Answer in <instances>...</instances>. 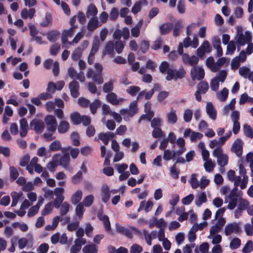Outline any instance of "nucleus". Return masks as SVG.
<instances>
[{"instance_id": "f257e3e1", "label": "nucleus", "mask_w": 253, "mask_h": 253, "mask_svg": "<svg viewBox=\"0 0 253 253\" xmlns=\"http://www.w3.org/2000/svg\"><path fill=\"white\" fill-rule=\"evenodd\" d=\"M242 195V191L233 188L225 199V202L228 203L227 207L230 210L234 209L238 204L234 211L235 218H239L242 215L243 211L246 210L250 215H253V204L250 206L249 202L243 198Z\"/></svg>"}, {"instance_id": "f03ea898", "label": "nucleus", "mask_w": 253, "mask_h": 253, "mask_svg": "<svg viewBox=\"0 0 253 253\" xmlns=\"http://www.w3.org/2000/svg\"><path fill=\"white\" fill-rule=\"evenodd\" d=\"M94 67L96 70L95 72L93 69L89 68L86 72V77L92 80L98 84H101L103 83V79L102 76V66L99 63H96L94 64Z\"/></svg>"}, {"instance_id": "7ed1b4c3", "label": "nucleus", "mask_w": 253, "mask_h": 253, "mask_svg": "<svg viewBox=\"0 0 253 253\" xmlns=\"http://www.w3.org/2000/svg\"><path fill=\"white\" fill-rule=\"evenodd\" d=\"M252 36L249 32L246 31L245 33L238 32L235 38L238 51L240 50L241 46L250 42L252 41Z\"/></svg>"}, {"instance_id": "20e7f679", "label": "nucleus", "mask_w": 253, "mask_h": 253, "mask_svg": "<svg viewBox=\"0 0 253 253\" xmlns=\"http://www.w3.org/2000/svg\"><path fill=\"white\" fill-rule=\"evenodd\" d=\"M17 244L20 250L24 248L31 249L34 245V239L33 236L31 233L26 234L25 237L18 238Z\"/></svg>"}, {"instance_id": "39448f33", "label": "nucleus", "mask_w": 253, "mask_h": 253, "mask_svg": "<svg viewBox=\"0 0 253 253\" xmlns=\"http://www.w3.org/2000/svg\"><path fill=\"white\" fill-rule=\"evenodd\" d=\"M212 155L217 158V163L219 166H225L227 165L228 157L226 154L223 153L221 147L215 148L212 152Z\"/></svg>"}, {"instance_id": "423d86ee", "label": "nucleus", "mask_w": 253, "mask_h": 253, "mask_svg": "<svg viewBox=\"0 0 253 253\" xmlns=\"http://www.w3.org/2000/svg\"><path fill=\"white\" fill-rule=\"evenodd\" d=\"M186 72L183 68H181L178 70L172 69H169L168 72V75L166 76V80L170 81L172 79L176 80L177 79H182L185 75Z\"/></svg>"}, {"instance_id": "0eeeda50", "label": "nucleus", "mask_w": 253, "mask_h": 253, "mask_svg": "<svg viewBox=\"0 0 253 253\" xmlns=\"http://www.w3.org/2000/svg\"><path fill=\"white\" fill-rule=\"evenodd\" d=\"M247 59L246 53L244 50H242L238 56L235 57L231 61V66L233 70L237 69L241 63L245 62Z\"/></svg>"}, {"instance_id": "6e6552de", "label": "nucleus", "mask_w": 253, "mask_h": 253, "mask_svg": "<svg viewBox=\"0 0 253 253\" xmlns=\"http://www.w3.org/2000/svg\"><path fill=\"white\" fill-rule=\"evenodd\" d=\"M44 121L46 125L47 131L54 132L56 130L57 123L54 116L48 115L44 118Z\"/></svg>"}, {"instance_id": "1a4fd4ad", "label": "nucleus", "mask_w": 253, "mask_h": 253, "mask_svg": "<svg viewBox=\"0 0 253 253\" xmlns=\"http://www.w3.org/2000/svg\"><path fill=\"white\" fill-rule=\"evenodd\" d=\"M239 173L241 177V181L240 188L244 189L247 186V184L249 181V177L247 175V171L244 166L242 164H240L239 166Z\"/></svg>"}, {"instance_id": "9d476101", "label": "nucleus", "mask_w": 253, "mask_h": 253, "mask_svg": "<svg viewBox=\"0 0 253 253\" xmlns=\"http://www.w3.org/2000/svg\"><path fill=\"white\" fill-rule=\"evenodd\" d=\"M189 136H190L191 141L195 142L201 139L203 137V135L200 132L194 131L190 128H186L183 133V136L187 137Z\"/></svg>"}, {"instance_id": "9b49d317", "label": "nucleus", "mask_w": 253, "mask_h": 253, "mask_svg": "<svg viewBox=\"0 0 253 253\" xmlns=\"http://www.w3.org/2000/svg\"><path fill=\"white\" fill-rule=\"evenodd\" d=\"M205 72L201 67H194L191 70V76L193 81L201 80L204 78Z\"/></svg>"}, {"instance_id": "f8f14e48", "label": "nucleus", "mask_w": 253, "mask_h": 253, "mask_svg": "<svg viewBox=\"0 0 253 253\" xmlns=\"http://www.w3.org/2000/svg\"><path fill=\"white\" fill-rule=\"evenodd\" d=\"M63 154V155L61 156L58 154V161L59 165L62 166L66 169H69V165L70 163L69 154L68 152H65Z\"/></svg>"}, {"instance_id": "ddd939ff", "label": "nucleus", "mask_w": 253, "mask_h": 253, "mask_svg": "<svg viewBox=\"0 0 253 253\" xmlns=\"http://www.w3.org/2000/svg\"><path fill=\"white\" fill-rule=\"evenodd\" d=\"M240 228L236 222L227 224L224 228V233L226 236H229L233 233L237 234L240 232Z\"/></svg>"}, {"instance_id": "4468645a", "label": "nucleus", "mask_w": 253, "mask_h": 253, "mask_svg": "<svg viewBox=\"0 0 253 253\" xmlns=\"http://www.w3.org/2000/svg\"><path fill=\"white\" fill-rule=\"evenodd\" d=\"M142 234L145 242L148 246L152 245V240L157 238V231L153 230L150 232L146 229L142 230Z\"/></svg>"}, {"instance_id": "2eb2a0df", "label": "nucleus", "mask_w": 253, "mask_h": 253, "mask_svg": "<svg viewBox=\"0 0 253 253\" xmlns=\"http://www.w3.org/2000/svg\"><path fill=\"white\" fill-rule=\"evenodd\" d=\"M70 146L68 147H62L61 144L59 140H54L49 145V149L52 152H55L61 150L62 153L69 151Z\"/></svg>"}, {"instance_id": "dca6fc26", "label": "nucleus", "mask_w": 253, "mask_h": 253, "mask_svg": "<svg viewBox=\"0 0 253 253\" xmlns=\"http://www.w3.org/2000/svg\"><path fill=\"white\" fill-rule=\"evenodd\" d=\"M211 50V47L208 41H205L197 49V54L200 57H203L206 52L209 53Z\"/></svg>"}, {"instance_id": "f3484780", "label": "nucleus", "mask_w": 253, "mask_h": 253, "mask_svg": "<svg viewBox=\"0 0 253 253\" xmlns=\"http://www.w3.org/2000/svg\"><path fill=\"white\" fill-rule=\"evenodd\" d=\"M30 126L37 133H41L45 127L43 121L39 119H34L30 123Z\"/></svg>"}, {"instance_id": "a211bd4d", "label": "nucleus", "mask_w": 253, "mask_h": 253, "mask_svg": "<svg viewBox=\"0 0 253 253\" xmlns=\"http://www.w3.org/2000/svg\"><path fill=\"white\" fill-rule=\"evenodd\" d=\"M227 177L230 181L234 182V188H236L238 191L237 187H240L241 184V177L240 176H236L235 172L233 170L231 169L227 172Z\"/></svg>"}, {"instance_id": "6ab92c4d", "label": "nucleus", "mask_w": 253, "mask_h": 253, "mask_svg": "<svg viewBox=\"0 0 253 253\" xmlns=\"http://www.w3.org/2000/svg\"><path fill=\"white\" fill-rule=\"evenodd\" d=\"M182 60L184 64L189 65L191 66H196L199 61L198 57L195 55L189 56L188 54L186 53L182 54Z\"/></svg>"}, {"instance_id": "aec40b11", "label": "nucleus", "mask_w": 253, "mask_h": 253, "mask_svg": "<svg viewBox=\"0 0 253 253\" xmlns=\"http://www.w3.org/2000/svg\"><path fill=\"white\" fill-rule=\"evenodd\" d=\"M232 151L234 152L237 156L240 157L243 152V142L239 139H237L233 143Z\"/></svg>"}, {"instance_id": "412c9836", "label": "nucleus", "mask_w": 253, "mask_h": 253, "mask_svg": "<svg viewBox=\"0 0 253 253\" xmlns=\"http://www.w3.org/2000/svg\"><path fill=\"white\" fill-rule=\"evenodd\" d=\"M75 29L74 27H71L69 30H64L62 33L61 41L63 44H65L66 48H68V38H71L75 33Z\"/></svg>"}, {"instance_id": "4be33fe9", "label": "nucleus", "mask_w": 253, "mask_h": 253, "mask_svg": "<svg viewBox=\"0 0 253 253\" xmlns=\"http://www.w3.org/2000/svg\"><path fill=\"white\" fill-rule=\"evenodd\" d=\"M106 99L108 102L113 105H117L125 101L123 98H118L117 95L114 92L107 94Z\"/></svg>"}, {"instance_id": "5701e85b", "label": "nucleus", "mask_w": 253, "mask_h": 253, "mask_svg": "<svg viewBox=\"0 0 253 253\" xmlns=\"http://www.w3.org/2000/svg\"><path fill=\"white\" fill-rule=\"evenodd\" d=\"M206 111L209 117L212 120H215L217 117V111L211 102L207 103Z\"/></svg>"}, {"instance_id": "b1692460", "label": "nucleus", "mask_w": 253, "mask_h": 253, "mask_svg": "<svg viewBox=\"0 0 253 253\" xmlns=\"http://www.w3.org/2000/svg\"><path fill=\"white\" fill-rule=\"evenodd\" d=\"M71 95L74 98H77L79 95L80 85L78 82L76 81H72L69 85Z\"/></svg>"}, {"instance_id": "393cba45", "label": "nucleus", "mask_w": 253, "mask_h": 253, "mask_svg": "<svg viewBox=\"0 0 253 253\" xmlns=\"http://www.w3.org/2000/svg\"><path fill=\"white\" fill-rule=\"evenodd\" d=\"M101 26L96 17H91L87 24V29L90 31H94L98 27Z\"/></svg>"}, {"instance_id": "a878e982", "label": "nucleus", "mask_w": 253, "mask_h": 253, "mask_svg": "<svg viewBox=\"0 0 253 253\" xmlns=\"http://www.w3.org/2000/svg\"><path fill=\"white\" fill-rule=\"evenodd\" d=\"M97 217L103 223L106 230L108 232L111 231V224L109 217L106 215H103L102 212H98Z\"/></svg>"}, {"instance_id": "bb28decb", "label": "nucleus", "mask_w": 253, "mask_h": 253, "mask_svg": "<svg viewBox=\"0 0 253 253\" xmlns=\"http://www.w3.org/2000/svg\"><path fill=\"white\" fill-rule=\"evenodd\" d=\"M114 134L111 132H107L105 133H101L98 135V139L102 141L104 145H107L110 139L114 137Z\"/></svg>"}, {"instance_id": "cd10ccee", "label": "nucleus", "mask_w": 253, "mask_h": 253, "mask_svg": "<svg viewBox=\"0 0 253 253\" xmlns=\"http://www.w3.org/2000/svg\"><path fill=\"white\" fill-rule=\"evenodd\" d=\"M148 2L146 0H139L136 2L133 5L131 11L133 14H136L139 12L143 5H146Z\"/></svg>"}, {"instance_id": "c85d7f7f", "label": "nucleus", "mask_w": 253, "mask_h": 253, "mask_svg": "<svg viewBox=\"0 0 253 253\" xmlns=\"http://www.w3.org/2000/svg\"><path fill=\"white\" fill-rule=\"evenodd\" d=\"M28 126L27 120L25 118H22L20 120V135L21 137H24L27 133Z\"/></svg>"}, {"instance_id": "c756f323", "label": "nucleus", "mask_w": 253, "mask_h": 253, "mask_svg": "<svg viewBox=\"0 0 253 253\" xmlns=\"http://www.w3.org/2000/svg\"><path fill=\"white\" fill-rule=\"evenodd\" d=\"M35 12L36 10L34 8H32L29 10L24 8L21 12V17L24 19L28 18L31 19L34 16Z\"/></svg>"}, {"instance_id": "7c9ffc66", "label": "nucleus", "mask_w": 253, "mask_h": 253, "mask_svg": "<svg viewBox=\"0 0 253 253\" xmlns=\"http://www.w3.org/2000/svg\"><path fill=\"white\" fill-rule=\"evenodd\" d=\"M167 119L169 123L175 124L177 121L176 110L171 108L170 111L167 114Z\"/></svg>"}, {"instance_id": "2f4dec72", "label": "nucleus", "mask_w": 253, "mask_h": 253, "mask_svg": "<svg viewBox=\"0 0 253 253\" xmlns=\"http://www.w3.org/2000/svg\"><path fill=\"white\" fill-rule=\"evenodd\" d=\"M58 154H56L53 155L51 161L49 162L47 165V169L50 171H53L54 169L59 165L58 161Z\"/></svg>"}, {"instance_id": "473e14b6", "label": "nucleus", "mask_w": 253, "mask_h": 253, "mask_svg": "<svg viewBox=\"0 0 253 253\" xmlns=\"http://www.w3.org/2000/svg\"><path fill=\"white\" fill-rule=\"evenodd\" d=\"M116 230L118 232L125 235L129 239L133 237L131 231L129 229L122 226L120 224H116Z\"/></svg>"}, {"instance_id": "72a5a7b5", "label": "nucleus", "mask_w": 253, "mask_h": 253, "mask_svg": "<svg viewBox=\"0 0 253 253\" xmlns=\"http://www.w3.org/2000/svg\"><path fill=\"white\" fill-rule=\"evenodd\" d=\"M153 206V203L151 200H148L146 203L145 201L141 202L139 207L137 210L139 212L142 210H144L145 212L150 211Z\"/></svg>"}, {"instance_id": "f704fd0d", "label": "nucleus", "mask_w": 253, "mask_h": 253, "mask_svg": "<svg viewBox=\"0 0 253 253\" xmlns=\"http://www.w3.org/2000/svg\"><path fill=\"white\" fill-rule=\"evenodd\" d=\"M175 143L179 147V149L176 151V155H180L183 153L186 149L185 146V140L182 137H179L176 140Z\"/></svg>"}, {"instance_id": "c9c22d12", "label": "nucleus", "mask_w": 253, "mask_h": 253, "mask_svg": "<svg viewBox=\"0 0 253 253\" xmlns=\"http://www.w3.org/2000/svg\"><path fill=\"white\" fill-rule=\"evenodd\" d=\"M207 202V198L205 192H201L196 196L195 202L197 206L200 207L202 204L206 203Z\"/></svg>"}, {"instance_id": "e433bc0d", "label": "nucleus", "mask_w": 253, "mask_h": 253, "mask_svg": "<svg viewBox=\"0 0 253 253\" xmlns=\"http://www.w3.org/2000/svg\"><path fill=\"white\" fill-rule=\"evenodd\" d=\"M97 12L98 10L95 5L92 3L90 4L87 8L86 16L87 18L96 17Z\"/></svg>"}, {"instance_id": "4c0bfd02", "label": "nucleus", "mask_w": 253, "mask_h": 253, "mask_svg": "<svg viewBox=\"0 0 253 253\" xmlns=\"http://www.w3.org/2000/svg\"><path fill=\"white\" fill-rule=\"evenodd\" d=\"M228 93V89L224 87L221 91L216 93V97L219 100L223 102L226 100Z\"/></svg>"}, {"instance_id": "58836bf2", "label": "nucleus", "mask_w": 253, "mask_h": 253, "mask_svg": "<svg viewBox=\"0 0 253 253\" xmlns=\"http://www.w3.org/2000/svg\"><path fill=\"white\" fill-rule=\"evenodd\" d=\"M235 103H236V99L235 98H233L230 102V103L225 105L223 109L222 113L223 115H227L230 110L234 111L235 108Z\"/></svg>"}, {"instance_id": "ea45409f", "label": "nucleus", "mask_w": 253, "mask_h": 253, "mask_svg": "<svg viewBox=\"0 0 253 253\" xmlns=\"http://www.w3.org/2000/svg\"><path fill=\"white\" fill-rule=\"evenodd\" d=\"M83 196V193L81 190H78L75 192L71 197V202L74 205L80 203Z\"/></svg>"}, {"instance_id": "a19ab883", "label": "nucleus", "mask_w": 253, "mask_h": 253, "mask_svg": "<svg viewBox=\"0 0 253 253\" xmlns=\"http://www.w3.org/2000/svg\"><path fill=\"white\" fill-rule=\"evenodd\" d=\"M69 124L66 121H61L57 127L58 131L60 133H64L69 129Z\"/></svg>"}, {"instance_id": "79ce46f5", "label": "nucleus", "mask_w": 253, "mask_h": 253, "mask_svg": "<svg viewBox=\"0 0 253 253\" xmlns=\"http://www.w3.org/2000/svg\"><path fill=\"white\" fill-rule=\"evenodd\" d=\"M82 251L84 253H97L98 248L96 245L90 244L84 246Z\"/></svg>"}, {"instance_id": "37998d69", "label": "nucleus", "mask_w": 253, "mask_h": 253, "mask_svg": "<svg viewBox=\"0 0 253 253\" xmlns=\"http://www.w3.org/2000/svg\"><path fill=\"white\" fill-rule=\"evenodd\" d=\"M102 200L103 202H107L110 197L109 188L107 185H104L101 189Z\"/></svg>"}, {"instance_id": "c03bdc74", "label": "nucleus", "mask_w": 253, "mask_h": 253, "mask_svg": "<svg viewBox=\"0 0 253 253\" xmlns=\"http://www.w3.org/2000/svg\"><path fill=\"white\" fill-rule=\"evenodd\" d=\"M23 193L21 191L19 192L13 191L11 193L10 195L12 198V203L11 206L12 207H14L17 205Z\"/></svg>"}, {"instance_id": "a18cd8bd", "label": "nucleus", "mask_w": 253, "mask_h": 253, "mask_svg": "<svg viewBox=\"0 0 253 253\" xmlns=\"http://www.w3.org/2000/svg\"><path fill=\"white\" fill-rule=\"evenodd\" d=\"M143 24V20H140L136 26L131 29V34L132 37L137 38L139 36L141 27Z\"/></svg>"}, {"instance_id": "49530a36", "label": "nucleus", "mask_w": 253, "mask_h": 253, "mask_svg": "<svg viewBox=\"0 0 253 253\" xmlns=\"http://www.w3.org/2000/svg\"><path fill=\"white\" fill-rule=\"evenodd\" d=\"M172 28V24L170 23H164L160 26V31L162 35L169 33Z\"/></svg>"}, {"instance_id": "de8ad7c7", "label": "nucleus", "mask_w": 253, "mask_h": 253, "mask_svg": "<svg viewBox=\"0 0 253 253\" xmlns=\"http://www.w3.org/2000/svg\"><path fill=\"white\" fill-rule=\"evenodd\" d=\"M60 32L57 31H51L46 34L47 39L51 42H55L58 39Z\"/></svg>"}, {"instance_id": "09e8293b", "label": "nucleus", "mask_w": 253, "mask_h": 253, "mask_svg": "<svg viewBox=\"0 0 253 253\" xmlns=\"http://www.w3.org/2000/svg\"><path fill=\"white\" fill-rule=\"evenodd\" d=\"M64 192V189L63 188H55L54 190L53 193L56 196V199L61 202H62L64 200V197L63 194Z\"/></svg>"}, {"instance_id": "8fccbe9b", "label": "nucleus", "mask_w": 253, "mask_h": 253, "mask_svg": "<svg viewBox=\"0 0 253 253\" xmlns=\"http://www.w3.org/2000/svg\"><path fill=\"white\" fill-rule=\"evenodd\" d=\"M207 65L211 69L213 72H216L218 71V67L216 63L214 62V59L212 57H209L206 61Z\"/></svg>"}, {"instance_id": "3c124183", "label": "nucleus", "mask_w": 253, "mask_h": 253, "mask_svg": "<svg viewBox=\"0 0 253 253\" xmlns=\"http://www.w3.org/2000/svg\"><path fill=\"white\" fill-rule=\"evenodd\" d=\"M82 116L78 112H74L70 115L71 120L74 125H79L81 123Z\"/></svg>"}, {"instance_id": "603ef678", "label": "nucleus", "mask_w": 253, "mask_h": 253, "mask_svg": "<svg viewBox=\"0 0 253 253\" xmlns=\"http://www.w3.org/2000/svg\"><path fill=\"white\" fill-rule=\"evenodd\" d=\"M70 208V205L67 202L63 203L60 208V216L63 217L64 215H66L69 212Z\"/></svg>"}, {"instance_id": "864d4df0", "label": "nucleus", "mask_w": 253, "mask_h": 253, "mask_svg": "<svg viewBox=\"0 0 253 253\" xmlns=\"http://www.w3.org/2000/svg\"><path fill=\"white\" fill-rule=\"evenodd\" d=\"M204 161L205 162L204 164V167L205 170L208 172L212 171L215 166V163L212 162L211 159Z\"/></svg>"}, {"instance_id": "5fc2aeb1", "label": "nucleus", "mask_w": 253, "mask_h": 253, "mask_svg": "<svg viewBox=\"0 0 253 253\" xmlns=\"http://www.w3.org/2000/svg\"><path fill=\"white\" fill-rule=\"evenodd\" d=\"M100 45V43L98 38L97 37H95L93 41L92 47L90 52H91V54H95L97 52Z\"/></svg>"}, {"instance_id": "6e6d98bb", "label": "nucleus", "mask_w": 253, "mask_h": 253, "mask_svg": "<svg viewBox=\"0 0 253 253\" xmlns=\"http://www.w3.org/2000/svg\"><path fill=\"white\" fill-rule=\"evenodd\" d=\"M197 177V174L193 173L191 175L190 179L189 180V182L193 189H196L199 186V181H198Z\"/></svg>"}, {"instance_id": "4d7b16f0", "label": "nucleus", "mask_w": 253, "mask_h": 253, "mask_svg": "<svg viewBox=\"0 0 253 253\" xmlns=\"http://www.w3.org/2000/svg\"><path fill=\"white\" fill-rule=\"evenodd\" d=\"M197 88L198 91L202 94H205L209 89V86L207 82L203 81L198 84Z\"/></svg>"}, {"instance_id": "13d9d810", "label": "nucleus", "mask_w": 253, "mask_h": 253, "mask_svg": "<svg viewBox=\"0 0 253 253\" xmlns=\"http://www.w3.org/2000/svg\"><path fill=\"white\" fill-rule=\"evenodd\" d=\"M176 152L171 151L169 149L165 150L164 152L163 158L166 161H169L175 157Z\"/></svg>"}, {"instance_id": "bf43d9fd", "label": "nucleus", "mask_w": 253, "mask_h": 253, "mask_svg": "<svg viewBox=\"0 0 253 253\" xmlns=\"http://www.w3.org/2000/svg\"><path fill=\"white\" fill-rule=\"evenodd\" d=\"M208 238L212 239L211 243L212 244L217 245L221 242L222 237L219 234H210Z\"/></svg>"}, {"instance_id": "052dcab7", "label": "nucleus", "mask_w": 253, "mask_h": 253, "mask_svg": "<svg viewBox=\"0 0 253 253\" xmlns=\"http://www.w3.org/2000/svg\"><path fill=\"white\" fill-rule=\"evenodd\" d=\"M53 210V204L52 202H49L46 204L42 211V215H46L50 214Z\"/></svg>"}, {"instance_id": "680f3d73", "label": "nucleus", "mask_w": 253, "mask_h": 253, "mask_svg": "<svg viewBox=\"0 0 253 253\" xmlns=\"http://www.w3.org/2000/svg\"><path fill=\"white\" fill-rule=\"evenodd\" d=\"M84 206L83 205V204L80 203L77 205L76 207V214L77 216L79 217L80 219L82 218L84 211Z\"/></svg>"}, {"instance_id": "e2e57ef3", "label": "nucleus", "mask_w": 253, "mask_h": 253, "mask_svg": "<svg viewBox=\"0 0 253 253\" xmlns=\"http://www.w3.org/2000/svg\"><path fill=\"white\" fill-rule=\"evenodd\" d=\"M114 43L113 41H109L105 46V53L113 55L114 54Z\"/></svg>"}, {"instance_id": "0e129e2a", "label": "nucleus", "mask_w": 253, "mask_h": 253, "mask_svg": "<svg viewBox=\"0 0 253 253\" xmlns=\"http://www.w3.org/2000/svg\"><path fill=\"white\" fill-rule=\"evenodd\" d=\"M250 72L251 69L247 66H242L239 69L240 75L245 79H247Z\"/></svg>"}, {"instance_id": "69168bd1", "label": "nucleus", "mask_w": 253, "mask_h": 253, "mask_svg": "<svg viewBox=\"0 0 253 253\" xmlns=\"http://www.w3.org/2000/svg\"><path fill=\"white\" fill-rule=\"evenodd\" d=\"M83 52V49H81V47H77L73 52L71 55V58L73 60L76 61L81 57L82 53Z\"/></svg>"}, {"instance_id": "338daca9", "label": "nucleus", "mask_w": 253, "mask_h": 253, "mask_svg": "<svg viewBox=\"0 0 253 253\" xmlns=\"http://www.w3.org/2000/svg\"><path fill=\"white\" fill-rule=\"evenodd\" d=\"M101 103L99 100L96 99L89 104V108L91 113L94 114L97 108L100 106Z\"/></svg>"}, {"instance_id": "774afa93", "label": "nucleus", "mask_w": 253, "mask_h": 253, "mask_svg": "<svg viewBox=\"0 0 253 253\" xmlns=\"http://www.w3.org/2000/svg\"><path fill=\"white\" fill-rule=\"evenodd\" d=\"M253 242L251 240H249L243 248L242 251L244 253H250L253 251Z\"/></svg>"}]
</instances>
